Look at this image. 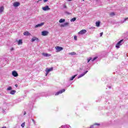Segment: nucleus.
I'll list each match as a JSON object with an SVG mask.
<instances>
[{"label": "nucleus", "instance_id": "4", "mask_svg": "<svg viewBox=\"0 0 128 128\" xmlns=\"http://www.w3.org/2000/svg\"><path fill=\"white\" fill-rule=\"evenodd\" d=\"M12 76H14V78H16V76H18V72H16V71H13L12 72Z\"/></svg>", "mask_w": 128, "mask_h": 128}, {"label": "nucleus", "instance_id": "33", "mask_svg": "<svg viewBox=\"0 0 128 128\" xmlns=\"http://www.w3.org/2000/svg\"><path fill=\"white\" fill-rule=\"evenodd\" d=\"M48 0H44V2H46Z\"/></svg>", "mask_w": 128, "mask_h": 128}, {"label": "nucleus", "instance_id": "2", "mask_svg": "<svg viewBox=\"0 0 128 128\" xmlns=\"http://www.w3.org/2000/svg\"><path fill=\"white\" fill-rule=\"evenodd\" d=\"M55 48L56 50V52H61V50H64V48L62 47H60L59 46H56Z\"/></svg>", "mask_w": 128, "mask_h": 128}, {"label": "nucleus", "instance_id": "11", "mask_svg": "<svg viewBox=\"0 0 128 128\" xmlns=\"http://www.w3.org/2000/svg\"><path fill=\"white\" fill-rule=\"evenodd\" d=\"M44 22H42L41 24H36V26H35V28H40V26H44Z\"/></svg>", "mask_w": 128, "mask_h": 128}, {"label": "nucleus", "instance_id": "36", "mask_svg": "<svg viewBox=\"0 0 128 128\" xmlns=\"http://www.w3.org/2000/svg\"><path fill=\"white\" fill-rule=\"evenodd\" d=\"M25 114H26V112H24V116H25Z\"/></svg>", "mask_w": 128, "mask_h": 128}, {"label": "nucleus", "instance_id": "27", "mask_svg": "<svg viewBox=\"0 0 128 128\" xmlns=\"http://www.w3.org/2000/svg\"><path fill=\"white\" fill-rule=\"evenodd\" d=\"M92 60V57H90L89 59H88V62H90Z\"/></svg>", "mask_w": 128, "mask_h": 128}, {"label": "nucleus", "instance_id": "26", "mask_svg": "<svg viewBox=\"0 0 128 128\" xmlns=\"http://www.w3.org/2000/svg\"><path fill=\"white\" fill-rule=\"evenodd\" d=\"M7 90H12V86L8 87Z\"/></svg>", "mask_w": 128, "mask_h": 128}, {"label": "nucleus", "instance_id": "30", "mask_svg": "<svg viewBox=\"0 0 128 128\" xmlns=\"http://www.w3.org/2000/svg\"><path fill=\"white\" fill-rule=\"evenodd\" d=\"M60 26H61V28H64V27H65L64 24H62L60 25Z\"/></svg>", "mask_w": 128, "mask_h": 128}, {"label": "nucleus", "instance_id": "28", "mask_svg": "<svg viewBox=\"0 0 128 128\" xmlns=\"http://www.w3.org/2000/svg\"><path fill=\"white\" fill-rule=\"evenodd\" d=\"M74 39L75 40H78V36H74Z\"/></svg>", "mask_w": 128, "mask_h": 128}, {"label": "nucleus", "instance_id": "34", "mask_svg": "<svg viewBox=\"0 0 128 128\" xmlns=\"http://www.w3.org/2000/svg\"><path fill=\"white\" fill-rule=\"evenodd\" d=\"M126 20H128V18H125L124 20V22H126Z\"/></svg>", "mask_w": 128, "mask_h": 128}, {"label": "nucleus", "instance_id": "37", "mask_svg": "<svg viewBox=\"0 0 128 128\" xmlns=\"http://www.w3.org/2000/svg\"><path fill=\"white\" fill-rule=\"evenodd\" d=\"M68 2H72V0H67Z\"/></svg>", "mask_w": 128, "mask_h": 128}, {"label": "nucleus", "instance_id": "25", "mask_svg": "<svg viewBox=\"0 0 128 128\" xmlns=\"http://www.w3.org/2000/svg\"><path fill=\"white\" fill-rule=\"evenodd\" d=\"M64 26L65 27L68 26V22H66L64 23Z\"/></svg>", "mask_w": 128, "mask_h": 128}, {"label": "nucleus", "instance_id": "6", "mask_svg": "<svg viewBox=\"0 0 128 128\" xmlns=\"http://www.w3.org/2000/svg\"><path fill=\"white\" fill-rule=\"evenodd\" d=\"M48 31H42V36H48Z\"/></svg>", "mask_w": 128, "mask_h": 128}, {"label": "nucleus", "instance_id": "20", "mask_svg": "<svg viewBox=\"0 0 128 128\" xmlns=\"http://www.w3.org/2000/svg\"><path fill=\"white\" fill-rule=\"evenodd\" d=\"M69 54H71L72 56H76V53L75 52H71L69 53Z\"/></svg>", "mask_w": 128, "mask_h": 128}, {"label": "nucleus", "instance_id": "39", "mask_svg": "<svg viewBox=\"0 0 128 128\" xmlns=\"http://www.w3.org/2000/svg\"><path fill=\"white\" fill-rule=\"evenodd\" d=\"M40 0H38V2H40Z\"/></svg>", "mask_w": 128, "mask_h": 128}, {"label": "nucleus", "instance_id": "7", "mask_svg": "<svg viewBox=\"0 0 128 128\" xmlns=\"http://www.w3.org/2000/svg\"><path fill=\"white\" fill-rule=\"evenodd\" d=\"M52 68H46V76H48V72H52Z\"/></svg>", "mask_w": 128, "mask_h": 128}, {"label": "nucleus", "instance_id": "1", "mask_svg": "<svg viewBox=\"0 0 128 128\" xmlns=\"http://www.w3.org/2000/svg\"><path fill=\"white\" fill-rule=\"evenodd\" d=\"M122 42H124V40H122L120 41H119L118 44L116 45V48H120V46L122 44Z\"/></svg>", "mask_w": 128, "mask_h": 128}, {"label": "nucleus", "instance_id": "5", "mask_svg": "<svg viewBox=\"0 0 128 128\" xmlns=\"http://www.w3.org/2000/svg\"><path fill=\"white\" fill-rule=\"evenodd\" d=\"M86 32V30H82L80 31L78 34H84Z\"/></svg>", "mask_w": 128, "mask_h": 128}, {"label": "nucleus", "instance_id": "9", "mask_svg": "<svg viewBox=\"0 0 128 128\" xmlns=\"http://www.w3.org/2000/svg\"><path fill=\"white\" fill-rule=\"evenodd\" d=\"M42 10H49L50 8L48 6H46L44 7H42Z\"/></svg>", "mask_w": 128, "mask_h": 128}, {"label": "nucleus", "instance_id": "13", "mask_svg": "<svg viewBox=\"0 0 128 128\" xmlns=\"http://www.w3.org/2000/svg\"><path fill=\"white\" fill-rule=\"evenodd\" d=\"M42 56H50L52 55L48 53H42Z\"/></svg>", "mask_w": 128, "mask_h": 128}, {"label": "nucleus", "instance_id": "35", "mask_svg": "<svg viewBox=\"0 0 128 128\" xmlns=\"http://www.w3.org/2000/svg\"><path fill=\"white\" fill-rule=\"evenodd\" d=\"M64 8H66V5H64Z\"/></svg>", "mask_w": 128, "mask_h": 128}, {"label": "nucleus", "instance_id": "3", "mask_svg": "<svg viewBox=\"0 0 128 128\" xmlns=\"http://www.w3.org/2000/svg\"><path fill=\"white\" fill-rule=\"evenodd\" d=\"M66 92V90L62 89V90L57 92L55 96H58V94H62V92Z\"/></svg>", "mask_w": 128, "mask_h": 128}, {"label": "nucleus", "instance_id": "31", "mask_svg": "<svg viewBox=\"0 0 128 128\" xmlns=\"http://www.w3.org/2000/svg\"><path fill=\"white\" fill-rule=\"evenodd\" d=\"M102 34H104V32H101L100 33V36H102Z\"/></svg>", "mask_w": 128, "mask_h": 128}, {"label": "nucleus", "instance_id": "14", "mask_svg": "<svg viewBox=\"0 0 128 128\" xmlns=\"http://www.w3.org/2000/svg\"><path fill=\"white\" fill-rule=\"evenodd\" d=\"M34 40H38V38L36 37H33L31 40L32 42H34Z\"/></svg>", "mask_w": 128, "mask_h": 128}, {"label": "nucleus", "instance_id": "41", "mask_svg": "<svg viewBox=\"0 0 128 128\" xmlns=\"http://www.w3.org/2000/svg\"><path fill=\"white\" fill-rule=\"evenodd\" d=\"M83 2H84V0H82Z\"/></svg>", "mask_w": 128, "mask_h": 128}, {"label": "nucleus", "instance_id": "16", "mask_svg": "<svg viewBox=\"0 0 128 128\" xmlns=\"http://www.w3.org/2000/svg\"><path fill=\"white\" fill-rule=\"evenodd\" d=\"M66 22V20L65 19H60L59 20V22H60V24H62V22Z\"/></svg>", "mask_w": 128, "mask_h": 128}, {"label": "nucleus", "instance_id": "10", "mask_svg": "<svg viewBox=\"0 0 128 128\" xmlns=\"http://www.w3.org/2000/svg\"><path fill=\"white\" fill-rule=\"evenodd\" d=\"M88 70H86L84 73L80 74L78 76V78H82V76H84L86 74H87L88 72Z\"/></svg>", "mask_w": 128, "mask_h": 128}, {"label": "nucleus", "instance_id": "15", "mask_svg": "<svg viewBox=\"0 0 128 128\" xmlns=\"http://www.w3.org/2000/svg\"><path fill=\"white\" fill-rule=\"evenodd\" d=\"M4 10V6H2L0 7V13L2 12Z\"/></svg>", "mask_w": 128, "mask_h": 128}, {"label": "nucleus", "instance_id": "18", "mask_svg": "<svg viewBox=\"0 0 128 128\" xmlns=\"http://www.w3.org/2000/svg\"><path fill=\"white\" fill-rule=\"evenodd\" d=\"M100 22L98 21L96 22V26H100Z\"/></svg>", "mask_w": 128, "mask_h": 128}, {"label": "nucleus", "instance_id": "40", "mask_svg": "<svg viewBox=\"0 0 128 128\" xmlns=\"http://www.w3.org/2000/svg\"><path fill=\"white\" fill-rule=\"evenodd\" d=\"M2 128H6V126H4V127H3Z\"/></svg>", "mask_w": 128, "mask_h": 128}, {"label": "nucleus", "instance_id": "21", "mask_svg": "<svg viewBox=\"0 0 128 128\" xmlns=\"http://www.w3.org/2000/svg\"><path fill=\"white\" fill-rule=\"evenodd\" d=\"M76 75H74V76H72L70 79V80H74V78H76Z\"/></svg>", "mask_w": 128, "mask_h": 128}, {"label": "nucleus", "instance_id": "8", "mask_svg": "<svg viewBox=\"0 0 128 128\" xmlns=\"http://www.w3.org/2000/svg\"><path fill=\"white\" fill-rule=\"evenodd\" d=\"M20 2H14V4H13V6H14L15 8H17V6H20Z\"/></svg>", "mask_w": 128, "mask_h": 128}, {"label": "nucleus", "instance_id": "19", "mask_svg": "<svg viewBox=\"0 0 128 128\" xmlns=\"http://www.w3.org/2000/svg\"><path fill=\"white\" fill-rule=\"evenodd\" d=\"M10 94H16V90H12L10 92Z\"/></svg>", "mask_w": 128, "mask_h": 128}, {"label": "nucleus", "instance_id": "24", "mask_svg": "<svg viewBox=\"0 0 128 128\" xmlns=\"http://www.w3.org/2000/svg\"><path fill=\"white\" fill-rule=\"evenodd\" d=\"M25 124H26V123L24 122H23V123L21 124V126H22V128H24Z\"/></svg>", "mask_w": 128, "mask_h": 128}, {"label": "nucleus", "instance_id": "29", "mask_svg": "<svg viewBox=\"0 0 128 128\" xmlns=\"http://www.w3.org/2000/svg\"><path fill=\"white\" fill-rule=\"evenodd\" d=\"M98 58V57H95L93 58V60H92V62H94V60H96Z\"/></svg>", "mask_w": 128, "mask_h": 128}, {"label": "nucleus", "instance_id": "23", "mask_svg": "<svg viewBox=\"0 0 128 128\" xmlns=\"http://www.w3.org/2000/svg\"><path fill=\"white\" fill-rule=\"evenodd\" d=\"M76 18H74L70 20V22H76Z\"/></svg>", "mask_w": 128, "mask_h": 128}, {"label": "nucleus", "instance_id": "17", "mask_svg": "<svg viewBox=\"0 0 128 128\" xmlns=\"http://www.w3.org/2000/svg\"><path fill=\"white\" fill-rule=\"evenodd\" d=\"M18 44H22V40H19L18 41Z\"/></svg>", "mask_w": 128, "mask_h": 128}, {"label": "nucleus", "instance_id": "12", "mask_svg": "<svg viewBox=\"0 0 128 128\" xmlns=\"http://www.w3.org/2000/svg\"><path fill=\"white\" fill-rule=\"evenodd\" d=\"M24 36H30V32H28V31H26L24 32Z\"/></svg>", "mask_w": 128, "mask_h": 128}, {"label": "nucleus", "instance_id": "32", "mask_svg": "<svg viewBox=\"0 0 128 128\" xmlns=\"http://www.w3.org/2000/svg\"><path fill=\"white\" fill-rule=\"evenodd\" d=\"M32 121L33 122L34 124H36V122H34V120L32 119Z\"/></svg>", "mask_w": 128, "mask_h": 128}, {"label": "nucleus", "instance_id": "22", "mask_svg": "<svg viewBox=\"0 0 128 128\" xmlns=\"http://www.w3.org/2000/svg\"><path fill=\"white\" fill-rule=\"evenodd\" d=\"M110 16H116V14H114V12H112L110 14Z\"/></svg>", "mask_w": 128, "mask_h": 128}, {"label": "nucleus", "instance_id": "38", "mask_svg": "<svg viewBox=\"0 0 128 128\" xmlns=\"http://www.w3.org/2000/svg\"><path fill=\"white\" fill-rule=\"evenodd\" d=\"M96 125V126H100V124H95Z\"/></svg>", "mask_w": 128, "mask_h": 128}]
</instances>
